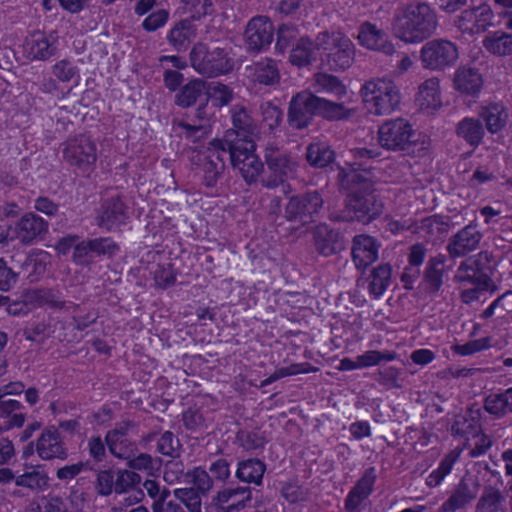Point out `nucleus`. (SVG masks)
Wrapping results in <instances>:
<instances>
[{"instance_id": "obj_7", "label": "nucleus", "mask_w": 512, "mask_h": 512, "mask_svg": "<svg viewBox=\"0 0 512 512\" xmlns=\"http://www.w3.org/2000/svg\"><path fill=\"white\" fill-rule=\"evenodd\" d=\"M264 157L270 172L269 176L261 179L264 187L275 188L295 176L298 164L288 152L274 144H269L265 149Z\"/></svg>"}, {"instance_id": "obj_9", "label": "nucleus", "mask_w": 512, "mask_h": 512, "mask_svg": "<svg viewBox=\"0 0 512 512\" xmlns=\"http://www.w3.org/2000/svg\"><path fill=\"white\" fill-rule=\"evenodd\" d=\"M63 158L82 172L91 171L97 161L96 144L86 135H78L63 143Z\"/></svg>"}, {"instance_id": "obj_51", "label": "nucleus", "mask_w": 512, "mask_h": 512, "mask_svg": "<svg viewBox=\"0 0 512 512\" xmlns=\"http://www.w3.org/2000/svg\"><path fill=\"white\" fill-rule=\"evenodd\" d=\"M259 109L262 115V122L269 130L273 131L281 124L283 111L279 106L271 101H265L260 104Z\"/></svg>"}, {"instance_id": "obj_10", "label": "nucleus", "mask_w": 512, "mask_h": 512, "mask_svg": "<svg viewBox=\"0 0 512 512\" xmlns=\"http://www.w3.org/2000/svg\"><path fill=\"white\" fill-rule=\"evenodd\" d=\"M458 59L457 46L445 39H433L426 42L420 50L423 68L439 71L444 70Z\"/></svg>"}, {"instance_id": "obj_64", "label": "nucleus", "mask_w": 512, "mask_h": 512, "mask_svg": "<svg viewBox=\"0 0 512 512\" xmlns=\"http://www.w3.org/2000/svg\"><path fill=\"white\" fill-rule=\"evenodd\" d=\"M36 512H67V508L60 496L48 495L38 503Z\"/></svg>"}, {"instance_id": "obj_56", "label": "nucleus", "mask_w": 512, "mask_h": 512, "mask_svg": "<svg viewBox=\"0 0 512 512\" xmlns=\"http://www.w3.org/2000/svg\"><path fill=\"white\" fill-rule=\"evenodd\" d=\"M116 472L110 469L100 470L96 475L95 490L98 495L103 497L115 493Z\"/></svg>"}, {"instance_id": "obj_29", "label": "nucleus", "mask_w": 512, "mask_h": 512, "mask_svg": "<svg viewBox=\"0 0 512 512\" xmlns=\"http://www.w3.org/2000/svg\"><path fill=\"white\" fill-rule=\"evenodd\" d=\"M50 478L41 466H25L22 474L16 478V486L27 488L32 492H44L49 488Z\"/></svg>"}, {"instance_id": "obj_15", "label": "nucleus", "mask_w": 512, "mask_h": 512, "mask_svg": "<svg viewBox=\"0 0 512 512\" xmlns=\"http://www.w3.org/2000/svg\"><path fill=\"white\" fill-rule=\"evenodd\" d=\"M173 131L180 138L193 143L207 137L210 132V125L206 105L199 106L192 117L186 116L182 119H175L173 121Z\"/></svg>"}, {"instance_id": "obj_62", "label": "nucleus", "mask_w": 512, "mask_h": 512, "mask_svg": "<svg viewBox=\"0 0 512 512\" xmlns=\"http://www.w3.org/2000/svg\"><path fill=\"white\" fill-rule=\"evenodd\" d=\"M89 241L92 255L113 256L119 251L118 245L111 238H95Z\"/></svg>"}, {"instance_id": "obj_55", "label": "nucleus", "mask_w": 512, "mask_h": 512, "mask_svg": "<svg viewBox=\"0 0 512 512\" xmlns=\"http://www.w3.org/2000/svg\"><path fill=\"white\" fill-rule=\"evenodd\" d=\"M503 497L499 490L486 489L477 503V512H497L501 506Z\"/></svg>"}, {"instance_id": "obj_45", "label": "nucleus", "mask_w": 512, "mask_h": 512, "mask_svg": "<svg viewBox=\"0 0 512 512\" xmlns=\"http://www.w3.org/2000/svg\"><path fill=\"white\" fill-rule=\"evenodd\" d=\"M231 113L233 126L238 133H243V138H248V135L255 133L257 125L245 107L235 105L232 108Z\"/></svg>"}, {"instance_id": "obj_41", "label": "nucleus", "mask_w": 512, "mask_h": 512, "mask_svg": "<svg viewBox=\"0 0 512 512\" xmlns=\"http://www.w3.org/2000/svg\"><path fill=\"white\" fill-rule=\"evenodd\" d=\"M461 452V449H454L446 454L437 469L433 470L426 478V485L431 488L440 485L444 478L451 473L454 464L460 458Z\"/></svg>"}, {"instance_id": "obj_60", "label": "nucleus", "mask_w": 512, "mask_h": 512, "mask_svg": "<svg viewBox=\"0 0 512 512\" xmlns=\"http://www.w3.org/2000/svg\"><path fill=\"white\" fill-rule=\"evenodd\" d=\"M396 358L394 352H380L369 350L357 357L358 365L362 367H370L379 364L382 361H392Z\"/></svg>"}, {"instance_id": "obj_59", "label": "nucleus", "mask_w": 512, "mask_h": 512, "mask_svg": "<svg viewBox=\"0 0 512 512\" xmlns=\"http://www.w3.org/2000/svg\"><path fill=\"white\" fill-rule=\"evenodd\" d=\"M281 495L290 503H298L308 499L309 490L296 482H285L281 487Z\"/></svg>"}, {"instance_id": "obj_38", "label": "nucleus", "mask_w": 512, "mask_h": 512, "mask_svg": "<svg viewBox=\"0 0 512 512\" xmlns=\"http://www.w3.org/2000/svg\"><path fill=\"white\" fill-rule=\"evenodd\" d=\"M484 409L496 418L512 413V387L485 398Z\"/></svg>"}, {"instance_id": "obj_18", "label": "nucleus", "mask_w": 512, "mask_h": 512, "mask_svg": "<svg viewBox=\"0 0 512 512\" xmlns=\"http://www.w3.org/2000/svg\"><path fill=\"white\" fill-rule=\"evenodd\" d=\"M273 37L274 26L265 16H255L246 25L244 41L249 51L260 52L268 48Z\"/></svg>"}, {"instance_id": "obj_19", "label": "nucleus", "mask_w": 512, "mask_h": 512, "mask_svg": "<svg viewBox=\"0 0 512 512\" xmlns=\"http://www.w3.org/2000/svg\"><path fill=\"white\" fill-rule=\"evenodd\" d=\"M252 491L249 487H227L219 490L212 498L217 512H240L249 506Z\"/></svg>"}, {"instance_id": "obj_23", "label": "nucleus", "mask_w": 512, "mask_h": 512, "mask_svg": "<svg viewBox=\"0 0 512 512\" xmlns=\"http://www.w3.org/2000/svg\"><path fill=\"white\" fill-rule=\"evenodd\" d=\"M376 479L375 467H369L364 471L345 499V509L347 511H355L362 502L369 498L374 491Z\"/></svg>"}, {"instance_id": "obj_14", "label": "nucleus", "mask_w": 512, "mask_h": 512, "mask_svg": "<svg viewBox=\"0 0 512 512\" xmlns=\"http://www.w3.org/2000/svg\"><path fill=\"white\" fill-rule=\"evenodd\" d=\"M228 155L226 142L214 141L206 152L200 155V170L207 187H214L225 171V159Z\"/></svg>"}, {"instance_id": "obj_16", "label": "nucleus", "mask_w": 512, "mask_h": 512, "mask_svg": "<svg viewBox=\"0 0 512 512\" xmlns=\"http://www.w3.org/2000/svg\"><path fill=\"white\" fill-rule=\"evenodd\" d=\"M494 11L490 5L466 9L457 17L455 24L459 30L469 35L485 32L493 25Z\"/></svg>"}, {"instance_id": "obj_58", "label": "nucleus", "mask_w": 512, "mask_h": 512, "mask_svg": "<svg viewBox=\"0 0 512 512\" xmlns=\"http://www.w3.org/2000/svg\"><path fill=\"white\" fill-rule=\"evenodd\" d=\"M183 423L185 427L192 431H201L208 427V419L197 408H189L183 413Z\"/></svg>"}, {"instance_id": "obj_36", "label": "nucleus", "mask_w": 512, "mask_h": 512, "mask_svg": "<svg viewBox=\"0 0 512 512\" xmlns=\"http://www.w3.org/2000/svg\"><path fill=\"white\" fill-rule=\"evenodd\" d=\"M265 471L264 462L256 458H249L238 462L235 476L241 482L260 485Z\"/></svg>"}, {"instance_id": "obj_43", "label": "nucleus", "mask_w": 512, "mask_h": 512, "mask_svg": "<svg viewBox=\"0 0 512 512\" xmlns=\"http://www.w3.org/2000/svg\"><path fill=\"white\" fill-rule=\"evenodd\" d=\"M445 261V255L438 254L427 262L424 277L433 291H438L443 284Z\"/></svg>"}, {"instance_id": "obj_42", "label": "nucleus", "mask_w": 512, "mask_h": 512, "mask_svg": "<svg viewBox=\"0 0 512 512\" xmlns=\"http://www.w3.org/2000/svg\"><path fill=\"white\" fill-rule=\"evenodd\" d=\"M391 271L389 264H381L372 270L368 290L375 299L380 298L388 288L391 281Z\"/></svg>"}, {"instance_id": "obj_22", "label": "nucleus", "mask_w": 512, "mask_h": 512, "mask_svg": "<svg viewBox=\"0 0 512 512\" xmlns=\"http://www.w3.org/2000/svg\"><path fill=\"white\" fill-rule=\"evenodd\" d=\"M380 245L370 235H356L352 241V259L357 269H366L378 259Z\"/></svg>"}, {"instance_id": "obj_11", "label": "nucleus", "mask_w": 512, "mask_h": 512, "mask_svg": "<svg viewBox=\"0 0 512 512\" xmlns=\"http://www.w3.org/2000/svg\"><path fill=\"white\" fill-rule=\"evenodd\" d=\"M414 130L404 118L386 120L378 129V142L391 151H405L412 144Z\"/></svg>"}, {"instance_id": "obj_28", "label": "nucleus", "mask_w": 512, "mask_h": 512, "mask_svg": "<svg viewBox=\"0 0 512 512\" xmlns=\"http://www.w3.org/2000/svg\"><path fill=\"white\" fill-rule=\"evenodd\" d=\"M477 497V490L462 479L453 489L451 495L436 512H456L464 509Z\"/></svg>"}, {"instance_id": "obj_47", "label": "nucleus", "mask_w": 512, "mask_h": 512, "mask_svg": "<svg viewBox=\"0 0 512 512\" xmlns=\"http://www.w3.org/2000/svg\"><path fill=\"white\" fill-rule=\"evenodd\" d=\"M51 73L62 83L74 82L77 85L80 79V70L78 66L68 59L57 61L52 66Z\"/></svg>"}, {"instance_id": "obj_63", "label": "nucleus", "mask_w": 512, "mask_h": 512, "mask_svg": "<svg viewBox=\"0 0 512 512\" xmlns=\"http://www.w3.org/2000/svg\"><path fill=\"white\" fill-rule=\"evenodd\" d=\"M343 240L337 231L330 230L322 237V256L338 253L343 249Z\"/></svg>"}, {"instance_id": "obj_21", "label": "nucleus", "mask_w": 512, "mask_h": 512, "mask_svg": "<svg viewBox=\"0 0 512 512\" xmlns=\"http://www.w3.org/2000/svg\"><path fill=\"white\" fill-rule=\"evenodd\" d=\"M38 457L44 461L53 459L65 460L68 452L58 430L51 426L44 429L35 443Z\"/></svg>"}, {"instance_id": "obj_53", "label": "nucleus", "mask_w": 512, "mask_h": 512, "mask_svg": "<svg viewBox=\"0 0 512 512\" xmlns=\"http://www.w3.org/2000/svg\"><path fill=\"white\" fill-rule=\"evenodd\" d=\"M186 476L190 478V481L193 484L192 488L205 496L213 489V478L201 467H196L187 472Z\"/></svg>"}, {"instance_id": "obj_37", "label": "nucleus", "mask_w": 512, "mask_h": 512, "mask_svg": "<svg viewBox=\"0 0 512 512\" xmlns=\"http://www.w3.org/2000/svg\"><path fill=\"white\" fill-rule=\"evenodd\" d=\"M479 117L485 121L487 130L495 134L502 130L506 125L508 114L503 105L498 103H491L479 112Z\"/></svg>"}, {"instance_id": "obj_32", "label": "nucleus", "mask_w": 512, "mask_h": 512, "mask_svg": "<svg viewBox=\"0 0 512 512\" xmlns=\"http://www.w3.org/2000/svg\"><path fill=\"white\" fill-rule=\"evenodd\" d=\"M250 76L256 83L265 86L277 85L280 81V71L275 60L261 59L250 67Z\"/></svg>"}, {"instance_id": "obj_27", "label": "nucleus", "mask_w": 512, "mask_h": 512, "mask_svg": "<svg viewBox=\"0 0 512 512\" xmlns=\"http://www.w3.org/2000/svg\"><path fill=\"white\" fill-rule=\"evenodd\" d=\"M22 50L27 59L44 61L54 55L56 47L44 32L35 31L25 38Z\"/></svg>"}, {"instance_id": "obj_17", "label": "nucleus", "mask_w": 512, "mask_h": 512, "mask_svg": "<svg viewBox=\"0 0 512 512\" xmlns=\"http://www.w3.org/2000/svg\"><path fill=\"white\" fill-rule=\"evenodd\" d=\"M482 238L483 234L476 224L463 227L448 240L446 250L450 259L462 258L476 251Z\"/></svg>"}, {"instance_id": "obj_24", "label": "nucleus", "mask_w": 512, "mask_h": 512, "mask_svg": "<svg viewBox=\"0 0 512 512\" xmlns=\"http://www.w3.org/2000/svg\"><path fill=\"white\" fill-rule=\"evenodd\" d=\"M48 230V223L34 213L24 214L15 226L16 238L23 244L41 239Z\"/></svg>"}, {"instance_id": "obj_12", "label": "nucleus", "mask_w": 512, "mask_h": 512, "mask_svg": "<svg viewBox=\"0 0 512 512\" xmlns=\"http://www.w3.org/2000/svg\"><path fill=\"white\" fill-rule=\"evenodd\" d=\"M320 108V98L303 90L294 95L288 106L287 122L294 129H304L313 121Z\"/></svg>"}, {"instance_id": "obj_40", "label": "nucleus", "mask_w": 512, "mask_h": 512, "mask_svg": "<svg viewBox=\"0 0 512 512\" xmlns=\"http://www.w3.org/2000/svg\"><path fill=\"white\" fill-rule=\"evenodd\" d=\"M204 92L205 83L203 80H191L175 95V104L182 108H188L194 105Z\"/></svg>"}, {"instance_id": "obj_4", "label": "nucleus", "mask_w": 512, "mask_h": 512, "mask_svg": "<svg viewBox=\"0 0 512 512\" xmlns=\"http://www.w3.org/2000/svg\"><path fill=\"white\" fill-rule=\"evenodd\" d=\"M232 167L239 172L247 184H253L263 172V163L255 153L256 145L251 138H237L227 142Z\"/></svg>"}, {"instance_id": "obj_48", "label": "nucleus", "mask_w": 512, "mask_h": 512, "mask_svg": "<svg viewBox=\"0 0 512 512\" xmlns=\"http://www.w3.org/2000/svg\"><path fill=\"white\" fill-rule=\"evenodd\" d=\"M418 229L427 240L434 241L448 232V224L440 216L433 215L424 218Z\"/></svg>"}, {"instance_id": "obj_34", "label": "nucleus", "mask_w": 512, "mask_h": 512, "mask_svg": "<svg viewBox=\"0 0 512 512\" xmlns=\"http://www.w3.org/2000/svg\"><path fill=\"white\" fill-rule=\"evenodd\" d=\"M195 37V25L189 20H181L171 28L167 40L177 51H185Z\"/></svg>"}, {"instance_id": "obj_3", "label": "nucleus", "mask_w": 512, "mask_h": 512, "mask_svg": "<svg viewBox=\"0 0 512 512\" xmlns=\"http://www.w3.org/2000/svg\"><path fill=\"white\" fill-rule=\"evenodd\" d=\"M360 95L369 113L385 116L394 112L401 103V92L397 84L386 77L366 81Z\"/></svg>"}, {"instance_id": "obj_1", "label": "nucleus", "mask_w": 512, "mask_h": 512, "mask_svg": "<svg viewBox=\"0 0 512 512\" xmlns=\"http://www.w3.org/2000/svg\"><path fill=\"white\" fill-rule=\"evenodd\" d=\"M337 184L341 189L350 190L346 200V207L352 213L353 219L362 223H369L382 213L383 204L374 194V184L371 172L355 169L344 173L337 171Z\"/></svg>"}, {"instance_id": "obj_39", "label": "nucleus", "mask_w": 512, "mask_h": 512, "mask_svg": "<svg viewBox=\"0 0 512 512\" xmlns=\"http://www.w3.org/2000/svg\"><path fill=\"white\" fill-rule=\"evenodd\" d=\"M483 46L491 54L497 56L512 55V33L495 31L483 40Z\"/></svg>"}, {"instance_id": "obj_2", "label": "nucleus", "mask_w": 512, "mask_h": 512, "mask_svg": "<svg viewBox=\"0 0 512 512\" xmlns=\"http://www.w3.org/2000/svg\"><path fill=\"white\" fill-rule=\"evenodd\" d=\"M437 27L435 10L424 2L398 7L392 20L394 36L408 44L423 42L435 34Z\"/></svg>"}, {"instance_id": "obj_20", "label": "nucleus", "mask_w": 512, "mask_h": 512, "mask_svg": "<svg viewBox=\"0 0 512 512\" xmlns=\"http://www.w3.org/2000/svg\"><path fill=\"white\" fill-rule=\"evenodd\" d=\"M128 219V207L119 195H113L103 201L96 217L99 227L112 231L125 224Z\"/></svg>"}, {"instance_id": "obj_35", "label": "nucleus", "mask_w": 512, "mask_h": 512, "mask_svg": "<svg viewBox=\"0 0 512 512\" xmlns=\"http://www.w3.org/2000/svg\"><path fill=\"white\" fill-rule=\"evenodd\" d=\"M416 102L421 109H437L441 106L440 82L436 77L425 80L416 95Z\"/></svg>"}, {"instance_id": "obj_6", "label": "nucleus", "mask_w": 512, "mask_h": 512, "mask_svg": "<svg viewBox=\"0 0 512 512\" xmlns=\"http://www.w3.org/2000/svg\"><path fill=\"white\" fill-rule=\"evenodd\" d=\"M191 66L207 77H216L229 73L233 69V61L222 48L212 50L203 43H197L190 52Z\"/></svg>"}, {"instance_id": "obj_8", "label": "nucleus", "mask_w": 512, "mask_h": 512, "mask_svg": "<svg viewBox=\"0 0 512 512\" xmlns=\"http://www.w3.org/2000/svg\"><path fill=\"white\" fill-rule=\"evenodd\" d=\"M490 259L491 255L487 251H482L462 261L455 272L454 281L462 286L471 285L488 289L492 282L488 274Z\"/></svg>"}, {"instance_id": "obj_54", "label": "nucleus", "mask_w": 512, "mask_h": 512, "mask_svg": "<svg viewBox=\"0 0 512 512\" xmlns=\"http://www.w3.org/2000/svg\"><path fill=\"white\" fill-rule=\"evenodd\" d=\"M207 92L211 100L220 107L228 105L234 98L233 89L220 82L210 83Z\"/></svg>"}, {"instance_id": "obj_50", "label": "nucleus", "mask_w": 512, "mask_h": 512, "mask_svg": "<svg viewBox=\"0 0 512 512\" xmlns=\"http://www.w3.org/2000/svg\"><path fill=\"white\" fill-rule=\"evenodd\" d=\"M162 461L158 457H152L147 453H140L128 461L131 470H144L149 475H155L161 468Z\"/></svg>"}, {"instance_id": "obj_57", "label": "nucleus", "mask_w": 512, "mask_h": 512, "mask_svg": "<svg viewBox=\"0 0 512 512\" xmlns=\"http://www.w3.org/2000/svg\"><path fill=\"white\" fill-rule=\"evenodd\" d=\"M491 341V337H483L480 339L469 341L465 344L454 345L452 349L456 354L461 356L472 355L490 348L492 346Z\"/></svg>"}, {"instance_id": "obj_25", "label": "nucleus", "mask_w": 512, "mask_h": 512, "mask_svg": "<svg viewBox=\"0 0 512 512\" xmlns=\"http://www.w3.org/2000/svg\"><path fill=\"white\" fill-rule=\"evenodd\" d=\"M358 39L360 44L367 49L380 51L386 55L395 53V47L388 41L386 33L370 22L360 25Z\"/></svg>"}, {"instance_id": "obj_61", "label": "nucleus", "mask_w": 512, "mask_h": 512, "mask_svg": "<svg viewBox=\"0 0 512 512\" xmlns=\"http://www.w3.org/2000/svg\"><path fill=\"white\" fill-rule=\"evenodd\" d=\"M18 273L15 272L4 258H0V291L8 292L18 282Z\"/></svg>"}, {"instance_id": "obj_46", "label": "nucleus", "mask_w": 512, "mask_h": 512, "mask_svg": "<svg viewBox=\"0 0 512 512\" xmlns=\"http://www.w3.org/2000/svg\"><path fill=\"white\" fill-rule=\"evenodd\" d=\"M314 49L315 47L308 37L300 38L296 46L291 50V63L299 67L309 65L315 59Z\"/></svg>"}, {"instance_id": "obj_33", "label": "nucleus", "mask_w": 512, "mask_h": 512, "mask_svg": "<svg viewBox=\"0 0 512 512\" xmlns=\"http://www.w3.org/2000/svg\"><path fill=\"white\" fill-rule=\"evenodd\" d=\"M456 134L469 146L476 148L482 142L485 135V129L480 119L465 117L458 122L456 126Z\"/></svg>"}, {"instance_id": "obj_26", "label": "nucleus", "mask_w": 512, "mask_h": 512, "mask_svg": "<svg viewBox=\"0 0 512 512\" xmlns=\"http://www.w3.org/2000/svg\"><path fill=\"white\" fill-rule=\"evenodd\" d=\"M318 192L307 193L303 196L291 197L285 208V216L289 221L300 219L307 221L306 218H313L318 212Z\"/></svg>"}, {"instance_id": "obj_31", "label": "nucleus", "mask_w": 512, "mask_h": 512, "mask_svg": "<svg viewBox=\"0 0 512 512\" xmlns=\"http://www.w3.org/2000/svg\"><path fill=\"white\" fill-rule=\"evenodd\" d=\"M21 402L14 399L0 398V417L5 419L0 426L1 431L22 427L25 422V413Z\"/></svg>"}, {"instance_id": "obj_44", "label": "nucleus", "mask_w": 512, "mask_h": 512, "mask_svg": "<svg viewBox=\"0 0 512 512\" xmlns=\"http://www.w3.org/2000/svg\"><path fill=\"white\" fill-rule=\"evenodd\" d=\"M142 477L131 469H118L116 471L115 493L127 494L134 490H142L139 486Z\"/></svg>"}, {"instance_id": "obj_49", "label": "nucleus", "mask_w": 512, "mask_h": 512, "mask_svg": "<svg viewBox=\"0 0 512 512\" xmlns=\"http://www.w3.org/2000/svg\"><path fill=\"white\" fill-rule=\"evenodd\" d=\"M173 495L180 504L185 505L189 512H202V497L204 496L194 488H177L173 490Z\"/></svg>"}, {"instance_id": "obj_30", "label": "nucleus", "mask_w": 512, "mask_h": 512, "mask_svg": "<svg viewBox=\"0 0 512 512\" xmlns=\"http://www.w3.org/2000/svg\"><path fill=\"white\" fill-rule=\"evenodd\" d=\"M453 82L457 91L467 95H476L483 85V79L479 71L466 66L459 67L456 70Z\"/></svg>"}, {"instance_id": "obj_13", "label": "nucleus", "mask_w": 512, "mask_h": 512, "mask_svg": "<svg viewBox=\"0 0 512 512\" xmlns=\"http://www.w3.org/2000/svg\"><path fill=\"white\" fill-rule=\"evenodd\" d=\"M136 426L130 420L115 424L114 428L105 435V443L111 455L118 459H129L136 451L137 444L134 439Z\"/></svg>"}, {"instance_id": "obj_5", "label": "nucleus", "mask_w": 512, "mask_h": 512, "mask_svg": "<svg viewBox=\"0 0 512 512\" xmlns=\"http://www.w3.org/2000/svg\"><path fill=\"white\" fill-rule=\"evenodd\" d=\"M354 55V44L341 32L322 34V65L332 71H344L352 65Z\"/></svg>"}, {"instance_id": "obj_52", "label": "nucleus", "mask_w": 512, "mask_h": 512, "mask_svg": "<svg viewBox=\"0 0 512 512\" xmlns=\"http://www.w3.org/2000/svg\"><path fill=\"white\" fill-rule=\"evenodd\" d=\"M352 111L343 103L334 102L322 97V118L329 121H339L352 116Z\"/></svg>"}]
</instances>
